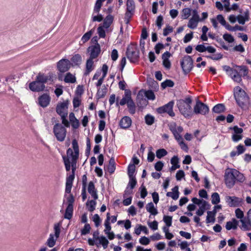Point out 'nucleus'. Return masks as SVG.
I'll list each match as a JSON object with an SVG mask.
<instances>
[{
  "label": "nucleus",
  "mask_w": 251,
  "mask_h": 251,
  "mask_svg": "<svg viewBox=\"0 0 251 251\" xmlns=\"http://www.w3.org/2000/svg\"><path fill=\"white\" fill-rule=\"evenodd\" d=\"M72 148H69L67 151V156L63 155L62 158H68L71 162L72 174L67 176L65 187V193H70L71 192L73 181L75 179V174L76 168L77 160L79 157V148L77 140L74 139L72 141Z\"/></svg>",
  "instance_id": "obj_1"
},
{
  "label": "nucleus",
  "mask_w": 251,
  "mask_h": 251,
  "mask_svg": "<svg viewBox=\"0 0 251 251\" xmlns=\"http://www.w3.org/2000/svg\"><path fill=\"white\" fill-rule=\"evenodd\" d=\"M225 182L226 187L232 188L236 182H243L245 180L243 174L234 169H227L225 173Z\"/></svg>",
  "instance_id": "obj_2"
},
{
  "label": "nucleus",
  "mask_w": 251,
  "mask_h": 251,
  "mask_svg": "<svg viewBox=\"0 0 251 251\" xmlns=\"http://www.w3.org/2000/svg\"><path fill=\"white\" fill-rule=\"evenodd\" d=\"M192 100L190 97L177 100L176 105L180 113L185 118H191L193 112L191 107Z\"/></svg>",
  "instance_id": "obj_3"
},
{
  "label": "nucleus",
  "mask_w": 251,
  "mask_h": 251,
  "mask_svg": "<svg viewBox=\"0 0 251 251\" xmlns=\"http://www.w3.org/2000/svg\"><path fill=\"white\" fill-rule=\"evenodd\" d=\"M234 97L237 104L243 108L249 102V97L241 87L236 86L234 88Z\"/></svg>",
  "instance_id": "obj_4"
},
{
  "label": "nucleus",
  "mask_w": 251,
  "mask_h": 251,
  "mask_svg": "<svg viewBox=\"0 0 251 251\" xmlns=\"http://www.w3.org/2000/svg\"><path fill=\"white\" fill-rule=\"evenodd\" d=\"M126 56L131 63H136L139 59V50L136 45L131 44L126 50Z\"/></svg>",
  "instance_id": "obj_5"
},
{
  "label": "nucleus",
  "mask_w": 251,
  "mask_h": 251,
  "mask_svg": "<svg viewBox=\"0 0 251 251\" xmlns=\"http://www.w3.org/2000/svg\"><path fill=\"white\" fill-rule=\"evenodd\" d=\"M53 132L58 141H64L67 134V130L62 124H55L53 126Z\"/></svg>",
  "instance_id": "obj_6"
},
{
  "label": "nucleus",
  "mask_w": 251,
  "mask_h": 251,
  "mask_svg": "<svg viewBox=\"0 0 251 251\" xmlns=\"http://www.w3.org/2000/svg\"><path fill=\"white\" fill-rule=\"evenodd\" d=\"M87 53L90 55V57L86 61V69L84 75H88L93 70V59H94V45H91L87 49Z\"/></svg>",
  "instance_id": "obj_7"
},
{
  "label": "nucleus",
  "mask_w": 251,
  "mask_h": 251,
  "mask_svg": "<svg viewBox=\"0 0 251 251\" xmlns=\"http://www.w3.org/2000/svg\"><path fill=\"white\" fill-rule=\"evenodd\" d=\"M174 104V101L171 100L167 104L157 108L156 111L159 114L167 113L170 116L174 117L175 116V113L173 111Z\"/></svg>",
  "instance_id": "obj_8"
},
{
  "label": "nucleus",
  "mask_w": 251,
  "mask_h": 251,
  "mask_svg": "<svg viewBox=\"0 0 251 251\" xmlns=\"http://www.w3.org/2000/svg\"><path fill=\"white\" fill-rule=\"evenodd\" d=\"M180 65L185 74L189 73L193 67V61L191 56H185L180 61Z\"/></svg>",
  "instance_id": "obj_9"
},
{
  "label": "nucleus",
  "mask_w": 251,
  "mask_h": 251,
  "mask_svg": "<svg viewBox=\"0 0 251 251\" xmlns=\"http://www.w3.org/2000/svg\"><path fill=\"white\" fill-rule=\"evenodd\" d=\"M209 109L208 106L204 103L197 100L196 104L194 107L193 113L196 114H201L205 115L208 113Z\"/></svg>",
  "instance_id": "obj_10"
},
{
  "label": "nucleus",
  "mask_w": 251,
  "mask_h": 251,
  "mask_svg": "<svg viewBox=\"0 0 251 251\" xmlns=\"http://www.w3.org/2000/svg\"><path fill=\"white\" fill-rule=\"evenodd\" d=\"M72 64L69 60L63 58L60 60L57 63L58 70L61 73L67 72L71 67Z\"/></svg>",
  "instance_id": "obj_11"
},
{
  "label": "nucleus",
  "mask_w": 251,
  "mask_h": 251,
  "mask_svg": "<svg viewBox=\"0 0 251 251\" xmlns=\"http://www.w3.org/2000/svg\"><path fill=\"white\" fill-rule=\"evenodd\" d=\"M226 201L230 207H238L242 205L243 200L235 196H226Z\"/></svg>",
  "instance_id": "obj_12"
},
{
  "label": "nucleus",
  "mask_w": 251,
  "mask_h": 251,
  "mask_svg": "<svg viewBox=\"0 0 251 251\" xmlns=\"http://www.w3.org/2000/svg\"><path fill=\"white\" fill-rule=\"evenodd\" d=\"M69 101L68 100L58 103L56 106V111L60 116L66 115H68Z\"/></svg>",
  "instance_id": "obj_13"
},
{
  "label": "nucleus",
  "mask_w": 251,
  "mask_h": 251,
  "mask_svg": "<svg viewBox=\"0 0 251 251\" xmlns=\"http://www.w3.org/2000/svg\"><path fill=\"white\" fill-rule=\"evenodd\" d=\"M29 88L30 90L33 92H40L45 89V85L35 79V81L29 83Z\"/></svg>",
  "instance_id": "obj_14"
},
{
  "label": "nucleus",
  "mask_w": 251,
  "mask_h": 251,
  "mask_svg": "<svg viewBox=\"0 0 251 251\" xmlns=\"http://www.w3.org/2000/svg\"><path fill=\"white\" fill-rule=\"evenodd\" d=\"M38 104L40 106L45 108L49 105L50 101V97L48 94L45 93L39 96L38 98Z\"/></svg>",
  "instance_id": "obj_15"
},
{
  "label": "nucleus",
  "mask_w": 251,
  "mask_h": 251,
  "mask_svg": "<svg viewBox=\"0 0 251 251\" xmlns=\"http://www.w3.org/2000/svg\"><path fill=\"white\" fill-rule=\"evenodd\" d=\"M170 130L173 133L174 137L175 139L179 142V144L181 146V148L183 150H186L188 149V147L187 145L184 143V142L182 140V138L181 135L180 134V133L177 132L176 130V127H172L170 128Z\"/></svg>",
  "instance_id": "obj_16"
},
{
  "label": "nucleus",
  "mask_w": 251,
  "mask_h": 251,
  "mask_svg": "<svg viewBox=\"0 0 251 251\" xmlns=\"http://www.w3.org/2000/svg\"><path fill=\"white\" fill-rule=\"evenodd\" d=\"M108 71V66L106 64H103L101 70H97V73L95 74V79H97V76L99 74L101 71L102 72V75L98 81L97 83V86H100L103 82L104 77L106 76Z\"/></svg>",
  "instance_id": "obj_17"
},
{
  "label": "nucleus",
  "mask_w": 251,
  "mask_h": 251,
  "mask_svg": "<svg viewBox=\"0 0 251 251\" xmlns=\"http://www.w3.org/2000/svg\"><path fill=\"white\" fill-rule=\"evenodd\" d=\"M131 123L132 120L129 117L124 116L120 120L119 126L123 129H127L131 126Z\"/></svg>",
  "instance_id": "obj_18"
},
{
  "label": "nucleus",
  "mask_w": 251,
  "mask_h": 251,
  "mask_svg": "<svg viewBox=\"0 0 251 251\" xmlns=\"http://www.w3.org/2000/svg\"><path fill=\"white\" fill-rule=\"evenodd\" d=\"M82 61V56L79 54H75L71 58V64L72 67H79Z\"/></svg>",
  "instance_id": "obj_19"
},
{
  "label": "nucleus",
  "mask_w": 251,
  "mask_h": 251,
  "mask_svg": "<svg viewBox=\"0 0 251 251\" xmlns=\"http://www.w3.org/2000/svg\"><path fill=\"white\" fill-rule=\"evenodd\" d=\"M87 178L86 175H84L82 177V192L81 196L82 201H84L86 198V187H87Z\"/></svg>",
  "instance_id": "obj_20"
},
{
  "label": "nucleus",
  "mask_w": 251,
  "mask_h": 251,
  "mask_svg": "<svg viewBox=\"0 0 251 251\" xmlns=\"http://www.w3.org/2000/svg\"><path fill=\"white\" fill-rule=\"evenodd\" d=\"M201 206L199 209L196 211V214L198 216H202L204 213L205 210L209 208L210 205L205 201H203V202L201 204Z\"/></svg>",
  "instance_id": "obj_21"
},
{
  "label": "nucleus",
  "mask_w": 251,
  "mask_h": 251,
  "mask_svg": "<svg viewBox=\"0 0 251 251\" xmlns=\"http://www.w3.org/2000/svg\"><path fill=\"white\" fill-rule=\"evenodd\" d=\"M172 192H167L166 196L171 197L173 200H176L179 197L178 186H176L172 189Z\"/></svg>",
  "instance_id": "obj_22"
},
{
  "label": "nucleus",
  "mask_w": 251,
  "mask_h": 251,
  "mask_svg": "<svg viewBox=\"0 0 251 251\" xmlns=\"http://www.w3.org/2000/svg\"><path fill=\"white\" fill-rule=\"evenodd\" d=\"M238 225V221L235 219H232L231 221L226 222V228L227 230H229L231 229H236Z\"/></svg>",
  "instance_id": "obj_23"
},
{
  "label": "nucleus",
  "mask_w": 251,
  "mask_h": 251,
  "mask_svg": "<svg viewBox=\"0 0 251 251\" xmlns=\"http://www.w3.org/2000/svg\"><path fill=\"white\" fill-rule=\"evenodd\" d=\"M113 21V17L111 15L109 14L105 17V18H104L103 22L101 25L107 29L109 27L111 24L112 23Z\"/></svg>",
  "instance_id": "obj_24"
},
{
  "label": "nucleus",
  "mask_w": 251,
  "mask_h": 251,
  "mask_svg": "<svg viewBox=\"0 0 251 251\" xmlns=\"http://www.w3.org/2000/svg\"><path fill=\"white\" fill-rule=\"evenodd\" d=\"M36 79L42 84H45L50 79L49 76L41 73H39L36 77Z\"/></svg>",
  "instance_id": "obj_25"
},
{
  "label": "nucleus",
  "mask_w": 251,
  "mask_h": 251,
  "mask_svg": "<svg viewBox=\"0 0 251 251\" xmlns=\"http://www.w3.org/2000/svg\"><path fill=\"white\" fill-rule=\"evenodd\" d=\"M226 110V107L224 104L219 103L215 105L212 108V111L215 113H221Z\"/></svg>",
  "instance_id": "obj_26"
},
{
  "label": "nucleus",
  "mask_w": 251,
  "mask_h": 251,
  "mask_svg": "<svg viewBox=\"0 0 251 251\" xmlns=\"http://www.w3.org/2000/svg\"><path fill=\"white\" fill-rule=\"evenodd\" d=\"M125 97H123L119 102V104L122 106L125 105L126 103L127 104L128 102H129L131 99L130 93H125ZM116 105L117 106L119 105L118 101L116 102Z\"/></svg>",
  "instance_id": "obj_27"
},
{
  "label": "nucleus",
  "mask_w": 251,
  "mask_h": 251,
  "mask_svg": "<svg viewBox=\"0 0 251 251\" xmlns=\"http://www.w3.org/2000/svg\"><path fill=\"white\" fill-rule=\"evenodd\" d=\"M146 207L147 211L150 212L151 214L153 215H156L157 214V210L154 207V204L152 202L148 203Z\"/></svg>",
  "instance_id": "obj_28"
},
{
  "label": "nucleus",
  "mask_w": 251,
  "mask_h": 251,
  "mask_svg": "<svg viewBox=\"0 0 251 251\" xmlns=\"http://www.w3.org/2000/svg\"><path fill=\"white\" fill-rule=\"evenodd\" d=\"M64 81L66 83H74L76 81L75 76L70 73H67L65 76Z\"/></svg>",
  "instance_id": "obj_29"
},
{
  "label": "nucleus",
  "mask_w": 251,
  "mask_h": 251,
  "mask_svg": "<svg viewBox=\"0 0 251 251\" xmlns=\"http://www.w3.org/2000/svg\"><path fill=\"white\" fill-rule=\"evenodd\" d=\"M107 91V88L105 86H102L101 88H99L97 93L98 99L103 98L105 96Z\"/></svg>",
  "instance_id": "obj_30"
},
{
  "label": "nucleus",
  "mask_w": 251,
  "mask_h": 251,
  "mask_svg": "<svg viewBox=\"0 0 251 251\" xmlns=\"http://www.w3.org/2000/svg\"><path fill=\"white\" fill-rule=\"evenodd\" d=\"M127 108L128 109L129 112L131 115H133L136 112V106L135 104V103L131 99L130 101L128 102V103L127 104Z\"/></svg>",
  "instance_id": "obj_31"
},
{
  "label": "nucleus",
  "mask_w": 251,
  "mask_h": 251,
  "mask_svg": "<svg viewBox=\"0 0 251 251\" xmlns=\"http://www.w3.org/2000/svg\"><path fill=\"white\" fill-rule=\"evenodd\" d=\"M135 8V3L133 0H127L126 2L127 11L134 12Z\"/></svg>",
  "instance_id": "obj_32"
},
{
  "label": "nucleus",
  "mask_w": 251,
  "mask_h": 251,
  "mask_svg": "<svg viewBox=\"0 0 251 251\" xmlns=\"http://www.w3.org/2000/svg\"><path fill=\"white\" fill-rule=\"evenodd\" d=\"M110 215L109 213H107L106 214V219L104 221V225L105 227V228L104 230V232L110 231L111 229V227L110 224Z\"/></svg>",
  "instance_id": "obj_33"
},
{
  "label": "nucleus",
  "mask_w": 251,
  "mask_h": 251,
  "mask_svg": "<svg viewBox=\"0 0 251 251\" xmlns=\"http://www.w3.org/2000/svg\"><path fill=\"white\" fill-rule=\"evenodd\" d=\"M231 78L235 82H240L242 81L241 75H240L237 70H235L232 75H229Z\"/></svg>",
  "instance_id": "obj_34"
},
{
  "label": "nucleus",
  "mask_w": 251,
  "mask_h": 251,
  "mask_svg": "<svg viewBox=\"0 0 251 251\" xmlns=\"http://www.w3.org/2000/svg\"><path fill=\"white\" fill-rule=\"evenodd\" d=\"M236 68L239 69L240 71V73L241 74V75L243 76H246L248 75L249 73V70L248 67L245 65L238 66L236 65Z\"/></svg>",
  "instance_id": "obj_35"
},
{
  "label": "nucleus",
  "mask_w": 251,
  "mask_h": 251,
  "mask_svg": "<svg viewBox=\"0 0 251 251\" xmlns=\"http://www.w3.org/2000/svg\"><path fill=\"white\" fill-rule=\"evenodd\" d=\"M73 207H67L64 214V218L65 219L70 220L73 216Z\"/></svg>",
  "instance_id": "obj_36"
},
{
  "label": "nucleus",
  "mask_w": 251,
  "mask_h": 251,
  "mask_svg": "<svg viewBox=\"0 0 251 251\" xmlns=\"http://www.w3.org/2000/svg\"><path fill=\"white\" fill-rule=\"evenodd\" d=\"M220 202V198L217 192L213 193L211 195V202L213 204H217Z\"/></svg>",
  "instance_id": "obj_37"
},
{
  "label": "nucleus",
  "mask_w": 251,
  "mask_h": 251,
  "mask_svg": "<svg viewBox=\"0 0 251 251\" xmlns=\"http://www.w3.org/2000/svg\"><path fill=\"white\" fill-rule=\"evenodd\" d=\"M93 32V28L91 29L90 31L87 32L83 35L81 39V41L83 43H85L90 39V37H91Z\"/></svg>",
  "instance_id": "obj_38"
},
{
  "label": "nucleus",
  "mask_w": 251,
  "mask_h": 251,
  "mask_svg": "<svg viewBox=\"0 0 251 251\" xmlns=\"http://www.w3.org/2000/svg\"><path fill=\"white\" fill-rule=\"evenodd\" d=\"M135 171V166L134 164H129L127 168V174L129 177H135L134 174Z\"/></svg>",
  "instance_id": "obj_39"
},
{
  "label": "nucleus",
  "mask_w": 251,
  "mask_h": 251,
  "mask_svg": "<svg viewBox=\"0 0 251 251\" xmlns=\"http://www.w3.org/2000/svg\"><path fill=\"white\" fill-rule=\"evenodd\" d=\"M168 152L164 149H160L156 151V156L158 159H160L163 157L166 156Z\"/></svg>",
  "instance_id": "obj_40"
},
{
  "label": "nucleus",
  "mask_w": 251,
  "mask_h": 251,
  "mask_svg": "<svg viewBox=\"0 0 251 251\" xmlns=\"http://www.w3.org/2000/svg\"><path fill=\"white\" fill-rule=\"evenodd\" d=\"M174 86V82L170 79H166L161 83V87L163 89H165L166 87H172Z\"/></svg>",
  "instance_id": "obj_41"
},
{
  "label": "nucleus",
  "mask_w": 251,
  "mask_h": 251,
  "mask_svg": "<svg viewBox=\"0 0 251 251\" xmlns=\"http://www.w3.org/2000/svg\"><path fill=\"white\" fill-rule=\"evenodd\" d=\"M145 120L147 125L151 126L154 123V117L151 114H147L145 117Z\"/></svg>",
  "instance_id": "obj_42"
},
{
  "label": "nucleus",
  "mask_w": 251,
  "mask_h": 251,
  "mask_svg": "<svg viewBox=\"0 0 251 251\" xmlns=\"http://www.w3.org/2000/svg\"><path fill=\"white\" fill-rule=\"evenodd\" d=\"M129 180L127 187H128L130 189L134 188L137 184V180L135 177H129Z\"/></svg>",
  "instance_id": "obj_43"
},
{
  "label": "nucleus",
  "mask_w": 251,
  "mask_h": 251,
  "mask_svg": "<svg viewBox=\"0 0 251 251\" xmlns=\"http://www.w3.org/2000/svg\"><path fill=\"white\" fill-rule=\"evenodd\" d=\"M226 29L230 31H234L236 30H240V31L244 30L243 27H242L241 26H239L237 25H235L234 26H231L230 25L228 24L226 26Z\"/></svg>",
  "instance_id": "obj_44"
},
{
  "label": "nucleus",
  "mask_w": 251,
  "mask_h": 251,
  "mask_svg": "<svg viewBox=\"0 0 251 251\" xmlns=\"http://www.w3.org/2000/svg\"><path fill=\"white\" fill-rule=\"evenodd\" d=\"M86 207L88 211L93 212L94 210V200H88L86 203Z\"/></svg>",
  "instance_id": "obj_45"
},
{
  "label": "nucleus",
  "mask_w": 251,
  "mask_h": 251,
  "mask_svg": "<svg viewBox=\"0 0 251 251\" xmlns=\"http://www.w3.org/2000/svg\"><path fill=\"white\" fill-rule=\"evenodd\" d=\"M70 195L67 197V202L68 203L67 207H73V204L75 202V198L73 194L69 193Z\"/></svg>",
  "instance_id": "obj_46"
},
{
  "label": "nucleus",
  "mask_w": 251,
  "mask_h": 251,
  "mask_svg": "<svg viewBox=\"0 0 251 251\" xmlns=\"http://www.w3.org/2000/svg\"><path fill=\"white\" fill-rule=\"evenodd\" d=\"M139 191H140L141 198L144 199L148 195V191L143 184L139 188Z\"/></svg>",
  "instance_id": "obj_47"
},
{
  "label": "nucleus",
  "mask_w": 251,
  "mask_h": 251,
  "mask_svg": "<svg viewBox=\"0 0 251 251\" xmlns=\"http://www.w3.org/2000/svg\"><path fill=\"white\" fill-rule=\"evenodd\" d=\"M56 240L54 238L52 234H50L47 242V245L50 248L53 247L55 244Z\"/></svg>",
  "instance_id": "obj_48"
},
{
  "label": "nucleus",
  "mask_w": 251,
  "mask_h": 251,
  "mask_svg": "<svg viewBox=\"0 0 251 251\" xmlns=\"http://www.w3.org/2000/svg\"><path fill=\"white\" fill-rule=\"evenodd\" d=\"M91 228L90 225L89 224H86L84 227L81 230V235H85L89 233Z\"/></svg>",
  "instance_id": "obj_49"
},
{
  "label": "nucleus",
  "mask_w": 251,
  "mask_h": 251,
  "mask_svg": "<svg viewBox=\"0 0 251 251\" xmlns=\"http://www.w3.org/2000/svg\"><path fill=\"white\" fill-rule=\"evenodd\" d=\"M88 191L92 197L94 198V182L93 181H91L89 183Z\"/></svg>",
  "instance_id": "obj_50"
},
{
  "label": "nucleus",
  "mask_w": 251,
  "mask_h": 251,
  "mask_svg": "<svg viewBox=\"0 0 251 251\" xmlns=\"http://www.w3.org/2000/svg\"><path fill=\"white\" fill-rule=\"evenodd\" d=\"M198 21L191 18L188 22V26L191 29L195 28L198 25Z\"/></svg>",
  "instance_id": "obj_51"
},
{
  "label": "nucleus",
  "mask_w": 251,
  "mask_h": 251,
  "mask_svg": "<svg viewBox=\"0 0 251 251\" xmlns=\"http://www.w3.org/2000/svg\"><path fill=\"white\" fill-rule=\"evenodd\" d=\"M217 20L219 21V22L223 26L226 28V26L228 25L227 24L226 20L224 19V17L222 15L219 14L217 16Z\"/></svg>",
  "instance_id": "obj_52"
},
{
  "label": "nucleus",
  "mask_w": 251,
  "mask_h": 251,
  "mask_svg": "<svg viewBox=\"0 0 251 251\" xmlns=\"http://www.w3.org/2000/svg\"><path fill=\"white\" fill-rule=\"evenodd\" d=\"M191 9L184 8L182 11V17L184 19H187L191 15Z\"/></svg>",
  "instance_id": "obj_53"
},
{
  "label": "nucleus",
  "mask_w": 251,
  "mask_h": 251,
  "mask_svg": "<svg viewBox=\"0 0 251 251\" xmlns=\"http://www.w3.org/2000/svg\"><path fill=\"white\" fill-rule=\"evenodd\" d=\"M223 54L221 53H217L212 55H206L205 57L213 60H219L223 58Z\"/></svg>",
  "instance_id": "obj_54"
},
{
  "label": "nucleus",
  "mask_w": 251,
  "mask_h": 251,
  "mask_svg": "<svg viewBox=\"0 0 251 251\" xmlns=\"http://www.w3.org/2000/svg\"><path fill=\"white\" fill-rule=\"evenodd\" d=\"M116 167L115 166V162L114 160H112V159H110L109 161V166L108 167V171L110 174H113L115 170Z\"/></svg>",
  "instance_id": "obj_55"
},
{
  "label": "nucleus",
  "mask_w": 251,
  "mask_h": 251,
  "mask_svg": "<svg viewBox=\"0 0 251 251\" xmlns=\"http://www.w3.org/2000/svg\"><path fill=\"white\" fill-rule=\"evenodd\" d=\"M104 28V27L101 25L98 28V33L100 38H104L105 37V31Z\"/></svg>",
  "instance_id": "obj_56"
},
{
  "label": "nucleus",
  "mask_w": 251,
  "mask_h": 251,
  "mask_svg": "<svg viewBox=\"0 0 251 251\" xmlns=\"http://www.w3.org/2000/svg\"><path fill=\"white\" fill-rule=\"evenodd\" d=\"M224 39L228 43H231L234 41L233 37L230 34L225 33L223 35Z\"/></svg>",
  "instance_id": "obj_57"
},
{
  "label": "nucleus",
  "mask_w": 251,
  "mask_h": 251,
  "mask_svg": "<svg viewBox=\"0 0 251 251\" xmlns=\"http://www.w3.org/2000/svg\"><path fill=\"white\" fill-rule=\"evenodd\" d=\"M145 96L151 100H154L155 98L154 92L152 90H148L145 92Z\"/></svg>",
  "instance_id": "obj_58"
},
{
  "label": "nucleus",
  "mask_w": 251,
  "mask_h": 251,
  "mask_svg": "<svg viewBox=\"0 0 251 251\" xmlns=\"http://www.w3.org/2000/svg\"><path fill=\"white\" fill-rule=\"evenodd\" d=\"M163 221L165 223L167 226L169 227L172 226V217L169 216H164Z\"/></svg>",
  "instance_id": "obj_59"
},
{
  "label": "nucleus",
  "mask_w": 251,
  "mask_h": 251,
  "mask_svg": "<svg viewBox=\"0 0 251 251\" xmlns=\"http://www.w3.org/2000/svg\"><path fill=\"white\" fill-rule=\"evenodd\" d=\"M100 243L102 245L104 249H106L107 247L109 242L105 237L101 236L100 238Z\"/></svg>",
  "instance_id": "obj_60"
},
{
  "label": "nucleus",
  "mask_w": 251,
  "mask_h": 251,
  "mask_svg": "<svg viewBox=\"0 0 251 251\" xmlns=\"http://www.w3.org/2000/svg\"><path fill=\"white\" fill-rule=\"evenodd\" d=\"M240 221L242 223L241 228L245 231L249 230L250 229L249 227L250 225H249L248 221H246L245 219H241Z\"/></svg>",
  "instance_id": "obj_61"
},
{
  "label": "nucleus",
  "mask_w": 251,
  "mask_h": 251,
  "mask_svg": "<svg viewBox=\"0 0 251 251\" xmlns=\"http://www.w3.org/2000/svg\"><path fill=\"white\" fill-rule=\"evenodd\" d=\"M60 224L59 223L55 224L54 226V230L55 233V236L56 238H58L59 236L60 232Z\"/></svg>",
  "instance_id": "obj_62"
},
{
  "label": "nucleus",
  "mask_w": 251,
  "mask_h": 251,
  "mask_svg": "<svg viewBox=\"0 0 251 251\" xmlns=\"http://www.w3.org/2000/svg\"><path fill=\"white\" fill-rule=\"evenodd\" d=\"M139 243L143 245H148L150 244V240L148 237L143 236L140 238Z\"/></svg>",
  "instance_id": "obj_63"
},
{
  "label": "nucleus",
  "mask_w": 251,
  "mask_h": 251,
  "mask_svg": "<svg viewBox=\"0 0 251 251\" xmlns=\"http://www.w3.org/2000/svg\"><path fill=\"white\" fill-rule=\"evenodd\" d=\"M173 31V28L169 25H167L166 27L163 29V34L164 36H166L172 32Z\"/></svg>",
  "instance_id": "obj_64"
}]
</instances>
